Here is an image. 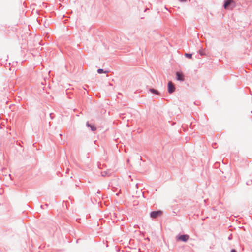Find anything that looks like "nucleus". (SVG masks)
<instances>
[{
    "instance_id": "f03ea898",
    "label": "nucleus",
    "mask_w": 252,
    "mask_h": 252,
    "mask_svg": "<svg viewBox=\"0 0 252 252\" xmlns=\"http://www.w3.org/2000/svg\"><path fill=\"white\" fill-rule=\"evenodd\" d=\"M189 238V236L186 234H179L176 236L177 241L187 242Z\"/></svg>"
},
{
    "instance_id": "4be33fe9",
    "label": "nucleus",
    "mask_w": 252,
    "mask_h": 252,
    "mask_svg": "<svg viewBox=\"0 0 252 252\" xmlns=\"http://www.w3.org/2000/svg\"><path fill=\"white\" fill-rule=\"evenodd\" d=\"M40 207H41V208H43V205H41L40 206Z\"/></svg>"
},
{
    "instance_id": "9b49d317",
    "label": "nucleus",
    "mask_w": 252,
    "mask_h": 252,
    "mask_svg": "<svg viewBox=\"0 0 252 252\" xmlns=\"http://www.w3.org/2000/svg\"><path fill=\"white\" fill-rule=\"evenodd\" d=\"M185 56L187 58H188L189 59H192V54L185 53Z\"/></svg>"
},
{
    "instance_id": "bb28decb",
    "label": "nucleus",
    "mask_w": 252,
    "mask_h": 252,
    "mask_svg": "<svg viewBox=\"0 0 252 252\" xmlns=\"http://www.w3.org/2000/svg\"><path fill=\"white\" fill-rule=\"evenodd\" d=\"M45 206L47 207L48 206V204H45Z\"/></svg>"
},
{
    "instance_id": "393cba45",
    "label": "nucleus",
    "mask_w": 252,
    "mask_h": 252,
    "mask_svg": "<svg viewBox=\"0 0 252 252\" xmlns=\"http://www.w3.org/2000/svg\"><path fill=\"white\" fill-rule=\"evenodd\" d=\"M142 195H143V197L144 198H145L144 194V193H143V192L142 193Z\"/></svg>"
},
{
    "instance_id": "f3484780",
    "label": "nucleus",
    "mask_w": 252,
    "mask_h": 252,
    "mask_svg": "<svg viewBox=\"0 0 252 252\" xmlns=\"http://www.w3.org/2000/svg\"><path fill=\"white\" fill-rule=\"evenodd\" d=\"M120 194V192H118V193H117L116 194V195L117 196H119Z\"/></svg>"
},
{
    "instance_id": "a211bd4d",
    "label": "nucleus",
    "mask_w": 252,
    "mask_h": 252,
    "mask_svg": "<svg viewBox=\"0 0 252 252\" xmlns=\"http://www.w3.org/2000/svg\"><path fill=\"white\" fill-rule=\"evenodd\" d=\"M75 186H79L78 182L75 184Z\"/></svg>"
},
{
    "instance_id": "dca6fc26",
    "label": "nucleus",
    "mask_w": 252,
    "mask_h": 252,
    "mask_svg": "<svg viewBox=\"0 0 252 252\" xmlns=\"http://www.w3.org/2000/svg\"><path fill=\"white\" fill-rule=\"evenodd\" d=\"M101 176H102V177H106V176L107 175H108V174H101Z\"/></svg>"
},
{
    "instance_id": "5701e85b",
    "label": "nucleus",
    "mask_w": 252,
    "mask_h": 252,
    "mask_svg": "<svg viewBox=\"0 0 252 252\" xmlns=\"http://www.w3.org/2000/svg\"><path fill=\"white\" fill-rule=\"evenodd\" d=\"M100 191L98 190L97 191V193H99H99H100Z\"/></svg>"
},
{
    "instance_id": "c756f323",
    "label": "nucleus",
    "mask_w": 252,
    "mask_h": 252,
    "mask_svg": "<svg viewBox=\"0 0 252 252\" xmlns=\"http://www.w3.org/2000/svg\"><path fill=\"white\" fill-rule=\"evenodd\" d=\"M68 171L67 170V171L66 172V173H68Z\"/></svg>"
},
{
    "instance_id": "1a4fd4ad",
    "label": "nucleus",
    "mask_w": 252,
    "mask_h": 252,
    "mask_svg": "<svg viewBox=\"0 0 252 252\" xmlns=\"http://www.w3.org/2000/svg\"><path fill=\"white\" fill-rule=\"evenodd\" d=\"M198 53L201 56H205L206 55L205 51L203 49L199 50Z\"/></svg>"
},
{
    "instance_id": "f257e3e1",
    "label": "nucleus",
    "mask_w": 252,
    "mask_h": 252,
    "mask_svg": "<svg viewBox=\"0 0 252 252\" xmlns=\"http://www.w3.org/2000/svg\"><path fill=\"white\" fill-rule=\"evenodd\" d=\"M223 6L225 9L232 10L235 7L236 3L233 0H226Z\"/></svg>"
},
{
    "instance_id": "20e7f679",
    "label": "nucleus",
    "mask_w": 252,
    "mask_h": 252,
    "mask_svg": "<svg viewBox=\"0 0 252 252\" xmlns=\"http://www.w3.org/2000/svg\"><path fill=\"white\" fill-rule=\"evenodd\" d=\"M175 86L173 83L170 81L168 83V91L170 94L173 93L175 91Z\"/></svg>"
},
{
    "instance_id": "7ed1b4c3",
    "label": "nucleus",
    "mask_w": 252,
    "mask_h": 252,
    "mask_svg": "<svg viewBox=\"0 0 252 252\" xmlns=\"http://www.w3.org/2000/svg\"><path fill=\"white\" fill-rule=\"evenodd\" d=\"M162 211L158 210L156 211H153L150 212V216L152 218H156L158 216H160L162 215Z\"/></svg>"
},
{
    "instance_id": "aec40b11",
    "label": "nucleus",
    "mask_w": 252,
    "mask_h": 252,
    "mask_svg": "<svg viewBox=\"0 0 252 252\" xmlns=\"http://www.w3.org/2000/svg\"><path fill=\"white\" fill-rule=\"evenodd\" d=\"M180 1L183 2L186 1V0H179Z\"/></svg>"
},
{
    "instance_id": "9d476101",
    "label": "nucleus",
    "mask_w": 252,
    "mask_h": 252,
    "mask_svg": "<svg viewBox=\"0 0 252 252\" xmlns=\"http://www.w3.org/2000/svg\"><path fill=\"white\" fill-rule=\"evenodd\" d=\"M108 71H104L103 69H98L97 70V72L99 73V74H101V73H108Z\"/></svg>"
},
{
    "instance_id": "412c9836",
    "label": "nucleus",
    "mask_w": 252,
    "mask_h": 252,
    "mask_svg": "<svg viewBox=\"0 0 252 252\" xmlns=\"http://www.w3.org/2000/svg\"><path fill=\"white\" fill-rule=\"evenodd\" d=\"M138 185H139V183H137V184H136V187H137V188H138Z\"/></svg>"
},
{
    "instance_id": "4468645a",
    "label": "nucleus",
    "mask_w": 252,
    "mask_h": 252,
    "mask_svg": "<svg viewBox=\"0 0 252 252\" xmlns=\"http://www.w3.org/2000/svg\"><path fill=\"white\" fill-rule=\"evenodd\" d=\"M233 239V235L232 234H230L228 237L229 240H231Z\"/></svg>"
},
{
    "instance_id": "c85d7f7f",
    "label": "nucleus",
    "mask_w": 252,
    "mask_h": 252,
    "mask_svg": "<svg viewBox=\"0 0 252 252\" xmlns=\"http://www.w3.org/2000/svg\"><path fill=\"white\" fill-rule=\"evenodd\" d=\"M147 240H149V238L148 237V238H147Z\"/></svg>"
},
{
    "instance_id": "6ab92c4d",
    "label": "nucleus",
    "mask_w": 252,
    "mask_h": 252,
    "mask_svg": "<svg viewBox=\"0 0 252 252\" xmlns=\"http://www.w3.org/2000/svg\"><path fill=\"white\" fill-rule=\"evenodd\" d=\"M128 177H129V178H131V176L130 175H129L128 176ZM131 179V180H132V179Z\"/></svg>"
},
{
    "instance_id": "423d86ee",
    "label": "nucleus",
    "mask_w": 252,
    "mask_h": 252,
    "mask_svg": "<svg viewBox=\"0 0 252 252\" xmlns=\"http://www.w3.org/2000/svg\"><path fill=\"white\" fill-rule=\"evenodd\" d=\"M86 126L88 127H90L91 130L93 131H94L96 129L95 126L94 125L90 124L88 122L86 123Z\"/></svg>"
},
{
    "instance_id": "2eb2a0df",
    "label": "nucleus",
    "mask_w": 252,
    "mask_h": 252,
    "mask_svg": "<svg viewBox=\"0 0 252 252\" xmlns=\"http://www.w3.org/2000/svg\"><path fill=\"white\" fill-rule=\"evenodd\" d=\"M230 252H237V250L235 249H232Z\"/></svg>"
},
{
    "instance_id": "ddd939ff",
    "label": "nucleus",
    "mask_w": 252,
    "mask_h": 252,
    "mask_svg": "<svg viewBox=\"0 0 252 252\" xmlns=\"http://www.w3.org/2000/svg\"><path fill=\"white\" fill-rule=\"evenodd\" d=\"M252 183V180H249L246 182V184L247 185H250Z\"/></svg>"
},
{
    "instance_id": "39448f33",
    "label": "nucleus",
    "mask_w": 252,
    "mask_h": 252,
    "mask_svg": "<svg viewBox=\"0 0 252 252\" xmlns=\"http://www.w3.org/2000/svg\"><path fill=\"white\" fill-rule=\"evenodd\" d=\"M176 78L178 80L180 81H184V75L182 73H181L180 72H176Z\"/></svg>"
},
{
    "instance_id": "b1692460",
    "label": "nucleus",
    "mask_w": 252,
    "mask_h": 252,
    "mask_svg": "<svg viewBox=\"0 0 252 252\" xmlns=\"http://www.w3.org/2000/svg\"><path fill=\"white\" fill-rule=\"evenodd\" d=\"M148 9H149V8H146V9L144 10V11H145V12H146V11L147 10H148Z\"/></svg>"
},
{
    "instance_id": "6e6552de",
    "label": "nucleus",
    "mask_w": 252,
    "mask_h": 252,
    "mask_svg": "<svg viewBox=\"0 0 252 252\" xmlns=\"http://www.w3.org/2000/svg\"><path fill=\"white\" fill-rule=\"evenodd\" d=\"M149 91L152 93H153V94H158V95L159 94V92L158 90H155L154 89L151 88V89H149Z\"/></svg>"
},
{
    "instance_id": "a878e982",
    "label": "nucleus",
    "mask_w": 252,
    "mask_h": 252,
    "mask_svg": "<svg viewBox=\"0 0 252 252\" xmlns=\"http://www.w3.org/2000/svg\"><path fill=\"white\" fill-rule=\"evenodd\" d=\"M213 210H216V209H215V207H213Z\"/></svg>"
},
{
    "instance_id": "cd10ccee",
    "label": "nucleus",
    "mask_w": 252,
    "mask_h": 252,
    "mask_svg": "<svg viewBox=\"0 0 252 252\" xmlns=\"http://www.w3.org/2000/svg\"><path fill=\"white\" fill-rule=\"evenodd\" d=\"M129 162V159L127 160V162L128 163Z\"/></svg>"
},
{
    "instance_id": "0eeeda50",
    "label": "nucleus",
    "mask_w": 252,
    "mask_h": 252,
    "mask_svg": "<svg viewBox=\"0 0 252 252\" xmlns=\"http://www.w3.org/2000/svg\"><path fill=\"white\" fill-rule=\"evenodd\" d=\"M3 175H4V174H3ZM4 176L6 178H9L11 180H13L15 174H4Z\"/></svg>"
},
{
    "instance_id": "f8f14e48",
    "label": "nucleus",
    "mask_w": 252,
    "mask_h": 252,
    "mask_svg": "<svg viewBox=\"0 0 252 252\" xmlns=\"http://www.w3.org/2000/svg\"><path fill=\"white\" fill-rule=\"evenodd\" d=\"M163 175H166L164 181L168 180L169 179L171 178L170 174H163Z\"/></svg>"
}]
</instances>
